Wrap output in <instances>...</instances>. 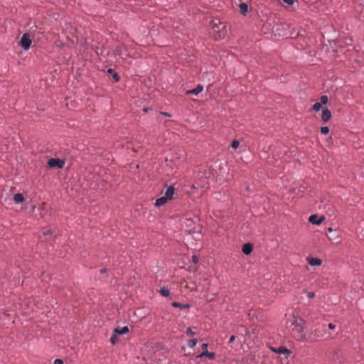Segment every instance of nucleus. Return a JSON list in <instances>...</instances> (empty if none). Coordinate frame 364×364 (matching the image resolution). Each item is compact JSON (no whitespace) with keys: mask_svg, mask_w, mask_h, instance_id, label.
<instances>
[{"mask_svg":"<svg viewBox=\"0 0 364 364\" xmlns=\"http://www.w3.org/2000/svg\"><path fill=\"white\" fill-rule=\"evenodd\" d=\"M324 220V216H321L318 218L317 215H311L309 218V223L314 225H320Z\"/></svg>","mask_w":364,"mask_h":364,"instance_id":"obj_8","label":"nucleus"},{"mask_svg":"<svg viewBox=\"0 0 364 364\" xmlns=\"http://www.w3.org/2000/svg\"><path fill=\"white\" fill-rule=\"evenodd\" d=\"M307 296L309 298V299H312L315 296V293L314 292H308L307 293Z\"/></svg>","mask_w":364,"mask_h":364,"instance_id":"obj_32","label":"nucleus"},{"mask_svg":"<svg viewBox=\"0 0 364 364\" xmlns=\"http://www.w3.org/2000/svg\"><path fill=\"white\" fill-rule=\"evenodd\" d=\"M107 71H108V73H112L113 70L111 68H109Z\"/></svg>","mask_w":364,"mask_h":364,"instance_id":"obj_37","label":"nucleus"},{"mask_svg":"<svg viewBox=\"0 0 364 364\" xmlns=\"http://www.w3.org/2000/svg\"><path fill=\"white\" fill-rule=\"evenodd\" d=\"M203 89V87L202 85H198L196 87V88L187 91V94L188 95H197L200 92H202Z\"/></svg>","mask_w":364,"mask_h":364,"instance_id":"obj_13","label":"nucleus"},{"mask_svg":"<svg viewBox=\"0 0 364 364\" xmlns=\"http://www.w3.org/2000/svg\"><path fill=\"white\" fill-rule=\"evenodd\" d=\"M328 232H332L333 231V228H328L327 229Z\"/></svg>","mask_w":364,"mask_h":364,"instance_id":"obj_36","label":"nucleus"},{"mask_svg":"<svg viewBox=\"0 0 364 364\" xmlns=\"http://www.w3.org/2000/svg\"><path fill=\"white\" fill-rule=\"evenodd\" d=\"M175 188L173 186H171L167 188L165 192L164 197L166 198L168 200H171L173 198V194H174Z\"/></svg>","mask_w":364,"mask_h":364,"instance_id":"obj_10","label":"nucleus"},{"mask_svg":"<svg viewBox=\"0 0 364 364\" xmlns=\"http://www.w3.org/2000/svg\"><path fill=\"white\" fill-rule=\"evenodd\" d=\"M112 77L115 80V82H118L119 80V77L117 73H114Z\"/></svg>","mask_w":364,"mask_h":364,"instance_id":"obj_28","label":"nucleus"},{"mask_svg":"<svg viewBox=\"0 0 364 364\" xmlns=\"http://www.w3.org/2000/svg\"><path fill=\"white\" fill-rule=\"evenodd\" d=\"M186 334L188 336H195L196 333L192 331L191 328H188L186 331Z\"/></svg>","mask_w":364,"mask_h":364,"instance_id":"obj_25","label":"nucleus"},{"mask_svg":"<svg viewBox=\"0 0 364 364\" xmlns=\"http://www.w3.org/2000/svg\"><path fill=\"white\" fill-rule=\"evenodd\" d=\"M160 293L162 296H166V297L168 296L169 294H170L168 289H167L166 287L161 288L160 289Z\"/></svg>","mask_w":364,"mask_h":364,"instance_id":"obj_19","label":"nucleus"},{"mask_svg":"<svg viewBox=\"0 0 364 364\" xmlns=\"http://www.w3.org/2000/svg\"><path fill=\"white\" fill-rule=\"evenodd\" d=\"M240 9L242 14H246L248 11V6L245 3L240 4Z\"/></svg>","mask_w":364,"mask_h":364,"instance_id":"obj_18","label":"nucleus"},{"mask_svg":"<svg viewBox=\"0 0 364 364\" xmlns=\"http://www.w3.org/2000/svg\"><path fill=\"white\" fill-rule=\"evenodd\" d=\"M192 261H193V263H195V264L198 263V262H199V258H198V256H196V255H193V256H192Z\"/></svg>","mask_w":364,"mask_h":364,"instance_id":"obj_26","label":"nucleus"},{"mask_svg":"<svg viewBox=\"0 0 364 364\" xmlns=\"http://www.w3.org/2000/svg\"><path fill=\"white\" fill-rule=\"evenodd\" d=\"M242 251L246 255H250L252 251V245L250 243L245 244L242 246Z\"/></svg>","mask_w":364,"mask_h":364,"instance_id":"obj_12","label":"nucleus"},{"mask_svg":"<svg viewBox=\"0 0 364 364\" xmlns=\"http://www.w3.org/2000/svg\"><path fill=\"white\" fill-rule=\"evenodd\" d=\"M168 200L166 198H165L164 196H162L156 200L155 205L156 207L162 206V205H165Z\"/></svg>","mask_w":364,"mask_h":364,"instance_id":"obj_14","label":"nucleus"},{"mask_svg":"<svg viewBox=\"0 0 364 364\" xmlns=\"http://www.w3.org/2000/svg\"><path fill=\"white\" fill-rule=\"evenodd\" d=\"M24 197L21 194V193H16L14 196V200L15 201V203H23L24 201Z\"/></svg>","mask_w":364,"mask_h":364,"instance_id":"obj_16","label":"nucleus"},{"mask_svg":"<svg viewBox=\"0 0 364 364\" xmlns=\"http://www.w3.org/2000/svg\"><path fill=\"white\" fill-rule=\"evenodd\" d=\"M321 103L320 102H316L314 105H313V109L316 112H318L321 109Z\"/></svg>","mask_w":364,"mask_h":364,"instance_id":"obj_21","label":"nucleus"},{"mask_svg":"<svg viewBox=\"0 0 364 364\" xmlns=\"http://www.w3.org/2000/svg\"><path fill=\"white\" fill-rule=\"evenodd\" d=\"M48 233H49V231H48H48H45V232H43V234H44V235H47V234H48Z\"/></svg>","mask_w":364,"mask_h":364,"instance_id":"obj_38","label":"nucleus"},{"mask_svg":"<svg viewBox=\"0 0 364 364\" xmlns=\"http://www.w3.org/2000/svg\"><path fill=\"white\" fill-rule=\"evenodd\" d=\"M329 132V128L328 127H322L321 128V133L323 134H327Z\"/></svg>","mask_w":364,"mask_h":364,"instance_id":"obj_24","label":"nucleus"},{"mask_svg":"<svg viewBox=\"0 0 364 364\" xmlns=\"http://www.w3.org/2000/svg\"><path fill=\"white\" fill-rule=\"evenodd\" d=\"M291 323L294 326L293 328L294 336L299 341L306 340V336L304 333V321L301 318H295Z\"/></svg>","mask_w":364,"mask_h":364,"instance_id":"obj_1","label":"nucleus"},{"mask_svg":"<svg viewBox=\"0 0 364 364\" xmlns=\"http://www.w3.org/2000/svg\"><path fill=\"white\" fill-rule=\"evenodd\" d=\"M64 164H65L64 161L59 159H54V158L49 159V161L48 162V165L50 167H57L59 168H63Z\"/></svg>","mask_w":364,"mask_h":364,"instance_id":"obj_6","label":"nucleus"},{"mask_svg":"<svg viewBox=\"0 0 364 364\" xmlns=\"http://www.w3.org/2000/svg\"><path fill=\"white\" fill-rule=\"evenodd\" d=\"M105 271H106L105 269H102L100 270L101 272H105Z\"/></svg>","mask_w":364,"mask_h":364,"instance_id":"obj_39","label":"nucleus"},{"mask_svg":"<svg viewBox=\"0 0 364 364\" xmlns=\"http://www.w3.org/2000/svg\"><path fill=\"white\" fill-rule=\"evenodd\" d=\"M63 362L61 359L57 358L54 360L53 364H63Z\"/></svg>","mask_w":364,"mask_h":364,"instance_id":"obj_30","label":"nucleus"},{"mask_svg":"<svg viewBox=\"0 0 364 364\" xmlns=\"http://www.w3.org/2000/svg\"><path fill=\"white\" fill-rule=\"evenodd\" d=\"M172 306L176 308H179L181 309H188L190 305L188 304H181L176 301L172 303Z\"/></svg>","mask_w":364,"mask_h":364,"instance_id":"obj_15","label":"nucleus"},{"mask_svg":"<svg viewBox=\"0 0 364 364\" xmlns=\"http://www.w3.org/2000/svg\"><path fill=\"white\" fill-rule=\"evenodd\" d=\"M198 343V340L196 338L191 339L188 342V346L191 348H194Z\"/></svg>","mask_w":364,"mask_h":364,"instance_id":"obj_20","label":"nucleus"},{"mask_svg":"<svg viewBox=\"0 0 364 364\" xmlns=\"http://www.w3.org/2000/svg\"><path fill=\"white\" fill-rule=\"evenodd\" d=\"M306 261L311 267L320 266L322 264V260L318 257H308Z\"/></svg>","mask_w":364,"mask_h":364,"instance_id":"obj_7","label":"nucleus"},{"mask_svg":"<svg viewBox=\"0 0 364 364\" xmlns=\"http://www.w3.org/2000/svg\"><path fill=\"white\" fill-rule=\"evenodd\" d=\"M114 331L119 335H123L129 332V328L128 326H125L121 328H115Z\"/></svg>","mask_w":364,"mask_h":364,"instance_id":"obj_17","label":"nucleus"},{"mask_svg":"<svg viewBox=\"0 0 364 364\" xmlns=\"http://www.w3.org/2000/svg\"><path fill=\"white\" fill-rule=\"evenodd\" d=\"M240 146V141L237 140H234L231 144V147L234 149H236Z\"/></svg>","mask_w":364,"mask_h":364,"instance_id":"obj_23","label":"nucleus"},{"mask_svg":"<svg viewBox=\"0 0 364 364\" xmlns=\"http://www.w3.org/2000/svg\"><path fill=\"white\" fill-rule=\"evenodd\" d=\"M331 111L328 110V109H323L322 111V114H321L322 120H323L324 122H328L331 119Z\"/></svg>","mask_w":364,"mask_h":364,"instance_id":"obj_11","label":"nucleus"},{"mask_svg":"<svg viewBox=\"0 0 364 364\" xmlns=\"http://www.w3.org/2000/svg\"><path fill=\"white\" fill-rule=\"evenodd\" d=\"M292 191L298 197H301L306 191V187L299 183H296L294 184Z\"/></svg>","mask_w":364,"mask_h":364,"instance_id":"obj_4","label":"nucleus"},{"mask_svg":"<svg viewBox=\"0 0 364 364\" xmlns=\"http://www.w3.org/2000/svg\"><path fill=\"white\" fill-rule=\"evenodd\" d=\"M328 328H329L330 329H331V330H333V329H335V328H336V326H335L333 323H329L328 324Z\"/></svg>","mask_w":364,"mask_h":364,"instance_id":"obj_33","label":"nucleus"},{"mask_svg":"<svg viewBox=\"0 0 364 364\" xmlns=\"http://www.w3.org/2000/svg\"><path fill=\"white\" fill-rule=\"evenodd\" d=\"M31 43L32 41L29 34L24 33L20 40L19 44L25 50H27L30 48Z\"/></svg>","mask_w":364,"mask_h":364,"instance_id":"obj_3","label":"nucleus"},{"mask_svg":"<svg viewBox=\"0 0 364 364\" xmlns=\"http://www.w3.org/2000/svg\"><path fill=\"white\" fill-rule=\"evenodd\" d=\"M203 352L198 355V358L208 357L209 359H214L215 358V353L213 352H209L208 350V343L202 344Z\"/></svg>","mask_w":364,"mask_h":364,"instance_id":"obj_5","label":"nucleus"},{"mask_svg":"<svg viewBox=\"0 0 364 364\" xmlns=\"http://www.w3.org/2000/svg\"><path fill=\"white\" fill-rule=\"evenodd\" d=\"M161 114L165 115V116H170V114L166 113V112H161Z\"/></svg>","mask_w":364,"mask_h":364,"instance_id":"obj_35","label":"nucleus"},{"mask_svg":"<svg viewBox=\"0 0 364 364\" xmlns=\"http://www.w3.org/2000/svg\"><path fill=\"white\" fill-rule=\"evenodd\" d=\"M193 188H196V186L194 185H192Z\"/></svg>","mask_w":364,"mask_h":364,"instance_id":"obj_40","label":"nucleus"},{"mask_svg":"<svg viewBox=\"0 0 364 364\" xmlns=\"http://www.w3.org/2000/svg\"><path fill=\"white\" fill-rule=\"evenodd\" d=\"M183 226L185 228V231L188 234L196 233L200 236L199 225H196L193 220L185 218L183 220Z\"/></svg>","mask_w":364,"mask_h":364,"instance_id":"obj_2","label":"nucleus"},{"mask_svg":"<svg viewBox=\"0 0 364 364\" xmlns=\"http://www.w3.org/2000/svg\"><path fill=\"white\" fill-rule=\"evenodd\" d=\"M144 111L146 112L147 111V109L146 108H144Z\"/></svg>","mask_w":364,"mask_h":364,"instance_id":"obj_41","label":"nucleus"},{"mask_svg":"<svg viewBox=\"0 0 364 364\" xmlns=\"http://www.w3.org/2000/svg\"><path fill=\"white\" fill-rule=\"evenodd\" d=\"M235 339V336H230V339H229V343H232Z\"/></svg>","mask_w":364,"mask_h":364,"instance_id":"obj_34","label":"nucleus"},{"mask_svg":"<svg viewBox=\"0 0 364 364\" xmlns=\"http://www.w3.org/2000/svg\"><path fill=\"white\" fill-rule=\"evenodd\" d=\"M360 14L364 17V2L360 4Z\"/></svg>","mask_w":364,"mask_h":364,"instance_id":"obj_31","label":"nucleus"},{"mask_svg":"<svg viewBox=\"0 0 364 364\" xmlns=\"http://www.w3.org/2000/svg\"><path fill=\"white\" fill-rule=\"evenodd\" d=\"M116 340H117V336L116 335H113L111 336L110 338V342L112 343V344H114L116 343Z\"/></svg>","mask_w":364,"mask_h":364,"instance_id":"obj_27","label":"nucleus"},{"mask_svg":"<svg viewBox=\"0 0 364 364\" xmlns=\"http://www.w3.org/2000/svg\"><path fill=\"white\" fill-rule=\"evenodd\" d=\"M283 1L289 6L294 4V0H283Z\"/></svg>","mask_w":364,"mask_h":364,"instance_id":"obj_29","label":"nucleus"},{"mask_svg":"<svg viewBox=\"0 0 364 364\" xmlns=\"http://www.w3.org/2000/svg\"><path fill=\"white\" fill-rule=\"evenodd\" d=\"M270 349L273 352H274V353H276L277 354H279V355H281V354H286V353L289 354L291 353V351L289 349H287V348H286L284 347H282V346H281L279 348H277L271 347Z\"/></svg>","mask_w":364,"mask_h":364,"instance_id":"obj_9","label":"nucleus"},{"mask_svg":"<svg viewBox=\"0 0 364 364\" xmlns=\"http://www.w3.org/2000/svg\"><path fill=\"white\" fill-rule=\"evenodd\" d=\"M328 98L326 95H323L320 98V103L321 105H326L328 102Z\"/></svg>","mask_w":364,"mask_h":364,"instance_id":"obj_22","label":"nucleus"}]
</instances>
